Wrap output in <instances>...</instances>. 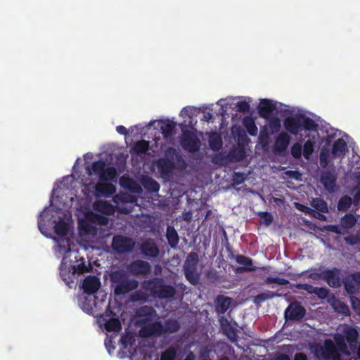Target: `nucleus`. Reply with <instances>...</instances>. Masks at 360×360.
<instances>
[{
    "label": "nucleus",
    "mask_w": 360,
    "mask_h": 360,
    "mask_svg": "<svg viewBox=\"0 0 360 360\" xmlns=\"http://www.w3.org/2000/svg\"><path fill=\"white\" fill-rule=\"evenodd\" d=\"M359 336L356 328L346 326L341 333L334 335L333 339L344 356L349 357L352 353H355L357 356L354 358V360H360Z\"/></svg>",
    "instance_id": "f257e3e1"
},
{
    "label": "nucleus",
    "mask_w": 360,
    "mask_h": 360,
    "mask_svg": "<svg viewBox=\"0 0 360 360\" xmlns=\"http://www.w3.org/2000/svg\"><path fill=\"white\" fill-rule=\"evenodd\" d=\"M283 127L287 132L297 136L302 131H316L317 123L311 117L303 114H296L285 117L283 120Z\"/></svg>",
    "instance_id": "f03ea898"
},
{
    "label": "nucleus",
    "mask_w": 360,
    "mask_h": 360,
    "mask_svg": "<svg viewBox=\"0 0 360 360\" xmlns=\"http://www.w3.org/2000/svg\"><path fill=\"white\" fill-rule=\"evenodd\" d=\"M109 277L114 294L117 296L125 295L139 286V282L136 279L129 278L124 270L112 271Z\"/></svg>",
    "instance_id": "7ed1b4c3"
},
{
    "label": "nucleus",
    "mask_w": 360,
    "mask_h": 360,
    "mask_svg": "<svg viewBox=\"0 0 360 360\" xmlns=\"http://www.w3.org/2000/svg\"><path fill=\"white\" fill-rule=\"evenodd\" d=\"M143 288L149 290L154 297L159 299H169L176 293V288L168 284H165L160 278H154L143 283Z\"/></svg>",
    "instance_id": "20e7f679"
},
{
    "label": "nucleus",
    "mask_w": 360,
    "mask_h": 360,
    "mask_svg": "<svg viewBox=\"0 0 360 360\" xmlns=\"http://www.w3.org/2000/svg\"><path fill=\"white\" fill-rule=\"evenodd\" d=\"M314 352L320 360H341L342 354L335 340L331 339H326L322 345L316 344Z\"/></svg>",
    "instance_id": "39448f33"
},
{
    "label": "nucleus",
    "mask_w": 360,
    "mask_h": 360,
    "mask_svg": "<svg viewBox=\"0 0 360 360\" xmlns=\"http://www.w3.org/2000/svg\"><path fill=\"white\" fill-rule=\"evenodd\" d=\"M174 159L179 161L182 158L175 148L169 147L165 150V158H159L156 161V167L162 176L169 177L172 175L176 167Z\"/></svg>",
    "instance_id": "423d86ee"
},
{
    "label": "nucleus",
    "mask_w": 360,
    "mask_h": 360,
    "mask_svg": "<svg viewBox=\"0 0 360 360\" xmlns=\"http://www.w3.org/2000/svg\"><path fill=\"white\" fill-rule=\"evenodd\" d=\"M98 322L101 326H103L107 332L118 333L122 330V324L120 319L116 317L115 313L107 307L105 312L100 316Z\"/></svg>",
    "instance_id": "0eeeda50"
},
{
    "label": "nucleus",
    "mask_w": 360,
    "mask_h": 360,
    "mask_svg": "<svg viewBox=\"0 0 360 360\" xmlns=\"http://www.w3.org/2000/svg\"><path fill=\"white\" fill-rule=\"evenodd\" d=\"M181 147L191 153H196L200 148V141L194 131L184 130L180 140Z\"/></svg>",
    "instance_id": "6e6552de"
},
{
    "label": "nucleus",
    "mask_w": 360,
    "mask_h": 360,
    "mask_svg": "<svg viewBox=\"0 0 360 360\" xmlns=\"http://www.w3.org/2000/svg\"><path fill=\"white\" fill-rule=\"evenodd\" d=\"M135 248V242L131 238L116 235L112 241V248L117 253L131 252Z\"/></svg>",
    "instance_id": "1a4fd4ad"
},
{
    "label": "nucleus",
    "mask_w": 360,
    "mask_h": 360,
    "mask_svg": "<svg viewBox=\"0 0 360 360\" xmlns=\"http://www.w3.org/2000/svg\"><path fill=\"white\" fill-rule=\"evenodd\" d=\"M163 335V324L160 321L141 326L139 335L141 338L160 337Z\"/></svg>",
    "instance_id": "9d476101"
},
{
    "label": "nucleus",
    "mask_w": 360,
    "mask_h": 360,
    "mask_svg": "<svg viewBox=\"0 0 360 360\" xmlns=\"http://www.w3.org/2000/svg\"><path fill=\"white\" fill-rule=\"evenodd\" d=\"M127 271L134 276H146L151 272V266L147 261L136 259L127 266Z\"/></svg>",
    "instance_id": "9b49d317"
},
{
    "label": "nucleus",
    "mask_w": 360,
    "mask_h": 360,
    "mask_svg": "<svg viewBox=\"0 0 360 360\" xmlns=\"http://www.w3.org/2000/svg\"><path fill=\"white\" fill-rule=\"evenodd\" d=\"M323 281L333 288H340L342 285V271L337 267L324 270Z\"/></svg>",
    "instance_id": "f8f14e48"
},
{
    "label": "nucleus",
    "mask_w": 360,
    "mask_h": 360,
    "mask_svg": "<svg viewBox=\"0 0 360 360\" xmlns=\"http://www.w3.org/2000/svg\"><path fill=\"white\" fill-rule=\"evenodd\" d=\"M305 314V308L298 302L290 304L285 311V318L286 320L290 321H301Z\"/></svg>",
    "instance_id": "ddd939ff"
},
{
    "label": "nucleus",
    "mask_w": 360,
    "mask_h": 360,
    "mask_svg": "<svg viewBox=\"0 0 360 360\" xmlns=\"http://www.w3.org/2000/svg\"><path fill=\"white\" fill-rule=\"evenodd\" d=\"M342 284L344 285L345 290L348 294L354 295L359 292L360 285V272L349 274L342 281Z\"/></svg>",
    "instance_id": "4468645a"
},
{
    "label": "nucleus",
    "mask_w": 360,
    "mask_h": 360,
    "mask_svg": "<svg viewBox=\"0 0 360 360\" xmlns=\"http://www.w3.org/2000/svg\"><path fill=\"white\" fill-rule=\"evenodd\" d=\"M136 316L139 318L138 323L140 326L150 322L156 316V311L151 306L144 305L136 311Z\"/></svg>",
    "instance_id": "2eb2a0df"
},
{
    "label": "nucleus",
    "mask_w": 360,
    "mask_h": 360,
    "mask_svg": "<svg viewBox=\"0 0 360 360\" xmlns=\"http://www.w3.org/2000/svg\"><path fill=\"white\" fill-rule=\"evenodd\" d=\"M320 181L324 188L330 193L335 191L337 175L335 173L330 171L323 172L321 175Z\"/></svg>",
    "instance_id": "dca6fc26"
},
{
    "label": "nucleus",
    "mask_w": 360,
    "mask_h": 360,
    "mask_svg": "<svg viewBox=\"0 0 360 360\" xmlns=\"http://www.w3.org/2000/svg\"><path fill=\"white\" fill-rule=\"evenodd\" d=\"M235 259L237 263L243 265L242 266H237L235 269L234 271L236 274L252 272L257 270V267L253 265L251 258L242 255H238Z\"/></svg>",
    "instance_id": "f3484780"
},
{
    "label": "nucleus",
    "mask_w": 360,
    "mask_h": 360,
    "mask_svg": "<svg viewBox=\"0 0 360 360\" xmlns=\"http://www.w3.org/2000/svg\"><path fill=\"white\" fill-rule=\"evenodd\" d=\"M139 250L145 257L155 258L160 254V250L157 244L153 240H147L143 242Z\"/></svg>",
    "instance_id": "a211bd4d"
},
{
    "label": "nucleus",
    "mask_w": 360,
    "mask_h": 360,
    "mask_svg": "<svg viewBox=\"0 0 360 360\" xmlns=\"http://www.w3.org/2000/svg\"><path fill=\"white\" fill-rule=\"evenodd\" d=\"M101 286V282L98 278L95 276H88L82 283V289L84 292L88 295L96 293Z\"/></svg>",
    "instance_id": "6ab92c4d"
},
{
    "label": "nucleus",
    "mask_w": 360,
    "mask_h": 360,
    "mask_svg": "<svg viewBox=\"0 0 360 360\" xmlns=\"http://www.w3.org/2000/svg\"><path fill=\"white\" fill-rule=\"evenodd\" d=\"M257 109L262 117L269 119L273 112L276 109V105L273 101L264 98L261 100Z\"/></svg>",
    "instance_id": "aec40b11"
},
{
    "label": "nucleus",
    "mask_w": 360,
    "mask_h": 360,
    "mask_svg": "<svg viewBox=\"0 0 360 360\" xmlns=\"http://www.w3.org/2000/svg\"><path fill=\"white\" fill-rule=\"evenodd\" d=\"M96 195L98 196L110 197L116 191L115 186L108 182H98L95 186Z\"/></svg>",
    "instance_id": "412c9836"
},
{
    "label": "nucleus",
    "mask_w": 360,
    "mask_h": 360,
    "mask_svg": "<svg viewBox=\"0 0 360 360\" xmlns=\"http://www.w3.org/2000/svg\"><path fill=\"white\" fill-rule=\"evenodd\" d=\"M120 184L124 188H127L136 193H140L141 187L131 177L123 175L120 179Z\"/></svg>",
    "instance_id": "4be33fe9"
},
{
    "label": "nucleus",
    "mask_w": 360,
    "mask_h": 360,
    "mask_svg": "<svg viewBox=\"0 0 360 360\" xmlns=\"http://www.w3.org/2000/svg\"><path fill=\"white\" fill-rule=\"evenodd\" d=\"M290 141V138L287 132H281L275 141V151L281 153L285 150L288 148Z\"/></svg>",
    "instance_id": "5701e85b"
},
{
    "label": "nucleus",
    "mask_w": 360,
    "mask_h": 360,
    "mask_svg": "<svg viewBox=\"0 0 360 360\" xmlns=\"http://www.w3.org/2000/svg\"><path fill=\"white\" fill-rule=\"evenodd\" d=\"M245 146L237 145L228 154H226V160L230 159L236 162H239L245 159L246 156Z\"/></svg>",
    "instance_id": "b1692460"
},
{
    "label": "nucleus",
    "mask_w": 360,
    "mask_h": 360,
    "mask_svg": "<svg viewBox=\"0 0 360 360\" xmlns=\"http://www.w3.org/2000/svg\"><path fill=\"white\" fill-rule=\"evenodd\" d=\"M176 123L169 120L160 121V130L164 138H170L174 134Z\"/></svg>",
    "instance_id": "393cba45"
},
{
    "label": "nucleus",
    "mask_w": 360,
    "mask_h": 360,
    "mask_svg": "<svg viewBox=\"0 0 360 360\" xmlns=\"http://www.w3.org/2000/svg\"><path fill=\"white\" fill-rule=\"evenodd\" d=\"M141 184L146 191L151 193L158 192L160 188L156 180L148 176L142 178Z\"/></svg>",
    "instance_id": "a878e982"
},
{
    "label": "nucleus",
    "mask_w": 360,
    "mask_h": 360,
    "mask_svg": "<svg viewBox=\"0 0 360 360\" xmlns=\"http://www.w3.org/2000/svg\"><path fill=\"white\" fill-rule=\"evenodd\" d=\"M347 143L342 139H338L336 140L332 147V154L334 156L342 158L345 155L347 150Z\"/></svg>",
    "instance_id": "bb28decb"
},
{
    "label": "nucleus",
    "mask_w": 360,
    "mask_h": 360,
    "mask_svg": "<svg viewBox=\"0 0 360 360\" xmlns=\"http://www.w3.org/2000/svg\"><path fill=\"white\" fill-rule=\"evenodd\" d=\"M232 133L236 139H237V145L246 146L250 142L245 131L240 127H234L232 129Z\"/></svg>",
    "instance_id": "cd10ccee"
},
{
    "label": "nucleus",
    "mask_w": 360,
    "mask_h": 360,
    "mask_svg": "<svg viewBox=\"0 0 360 360\" xmlns=\"http://www.w3.org/2000/svg\"><path fill=\"white\" fill-rule=\"evenodd\" d=\"M166 238L168 244L172 248H176L179 242V237L176 229L171 226H168L166 231Z\"/></svg>",
    "instance_id": "c85d7f7f"
},
{
    "label": "nucleus",
    "mask_w": 360,
    "mask_h": 360,
    "mask_svg": "<svg viewBox=\"0 0 360 360\" xmlns=\"http://www.w3.org/2000/svg\"><path fill=\"white\" fill-rule=\"evenodd\" d=\"M208 142L210 148L214 151L219 150L223 144L221 136L217 132H212L210 134Z\"/></svg>",
    "instance_id": "c756f323"
},
{
    "label": "nucleus",
    "mask_w": 360,
    "mask_h": 360,
    "mask_svg": "<svg viewBox=\"0 0 360 360\" xmlns=\"http://www.w3.org/2000/svg\"><path fill=\"white\" fill-rule=\"evenodd\" d=\"M243 125L245 127L247 132L252 136L257 134L258 129L255 120L250 115L245 116L243 119Z\"/></svg>",
    "instance_id": "7c9ffc66"
},
{
    "label": "nucleus",
    "mask_w": 360,
    "mask_h": 360,
    "mask_svg": "<svg viewBox=\"0 0 360 360\" xmlns=\"http://www.w3.org/2000/svg\"><path fill=\"white\" fill-rule=\"evenodd\" d=\"M71 267H67L66 264L63 262L60 266V276L63 281L67 284H70L74 282V275H72Z\"/></svg>",
    "instance_id": "2f4dec72"
},
{
    "label": "nucleus",
    "mask_w": 360,
    "mask_h": 360,
    "mask_svg": "<svg viewBox=\"0 0 360 360\" xmlns=\"http://www.w3.org/2000/svg\"><path fill=\"white\" fill-rule=\"evenodd\" d=\"M180 328V325L176 319H169L165 321L163 325V335L174 333Z\"/></svg>",
    "instance_id": "473e14b6"
},
{
    "label": "nucleus",
    "mask_w": 360,
    "mask_h": 360,
    "mask_svg": "<svg viewBox=\"0 0 360 360\" xmlns=\"http://www.w3.org/2000/svg\"><path fill=\"white\" fill-rule=\"evenodd\" d=\"M198 262L199 257L196 252L189 253L186 259L184 269H197Z\"/></svg>",
    "instance_id": "72a5a7b5"
},
{
    "label": "nucleus",
    "mask_w": 360,
    "mask_h": 360,
    "mask_svg": "<svg viewBox=\"0 0 360 360\" xmlns=\"http://www.w3.org/2000/svg\"><path fill=\"white\" fill-rule=\"evenodd\" d=\"M280 295L273 291H267L266 292L259 293L253 297V302L256 305H260L265 300L279 297Z\"/></svg>",
    "instance_id": "f704fd0d"
},
{
    "label": "nucleus",
    "mask_w": 360,
    "mask_h": 360,
    "mask_svg": "<svg viewBox=\"0 0 360 360\" xmlns=\"http://www.w3.org/2000/svg\"><path fill=\"white\" fill-rule=\"evenodd\" d=\"M311 205L319 213H327L328 212V205L326 202L321 198H313Z\"/></svg>",
    "instance_id": "c9c22d12"
},
{
    "label": "nucleus",
    "mask_w": 360,
    "mask_h": 360,
    "mask_svg": "<svg viewBox=\"0 0 360 360\" xmlns=\"http://www.w3.org/2000/svg\"><path fill=\"white\" fill-rule=\"evenodd\" d=\"M117 177V169L114 167H105L103 172L100 176L101 181L112 180L114 181Z\"/></svg>",
    "instance_id": "e433bc0d"
},
{
    "label": "nucleus",
    "mask_w": 360,
    "mask_h": 360,
    "mask_svg": "<svg viewBox=\"0 0 360 360\" xmlns=\"http://www.w3.org/2000/svg\"><path fill=\"white\" fill-rule=\"evenodd\" d=\"M149 142L145 140L136 141L131 150L137 155L145 154L149 150Z\"/></svg>",
    "instance_id": "4c0bfd02"
},
{
    "label": "nucleus",
    "mask_w": 360,
    "mask_h": 360,
    "mask_svg": "<svg viewBox=\"0 0 360 360\" xmlns=\"http://www.w3.org/2000/svg\"><path fill=\"white\" fill-rule=\"evenodd\" d=\"M79 229L82 232L87 235L94 236L97 233L96 227L91 222L88 221L80 222Z\"/></svg>",
    "instance_id": "58836bf2"
},
{
    "label": "nucleus",
    "mask_w": 360,
    "mask_h": 360,
    "mask_svg": "<svg viewBox=\"0 0 360 360\" xmlns=\"http://www.w3.org/2000/svg\"><path fill=\"white\" fill-rule=\"evenodd\" d=\"M352 204V199L347 195H343L338 202V210L340 212H347Z\"/></svg>",
    "instance_id": "ea45409f"
},
{
    "label": "nucleus",
    "mask_w": 360,
    "mask_h": 360,
    "mask_svg": "<svg viewBox=\"0 0 360 360\" xmlns=\"http://www.w3.org/2000/svg\"><path fill=\"white\" fill-rule=\"evenodd\" d=\"M184 275L186 278L191 283L192 285L198 284L200 276L197 272V269H184Z\"/></svg>",
    "instance_id": "a19ab883"
},
{
    "label": "nucleus",
    "mask_w": 360,
    "mask_h": 360,
    "mask_svg": "<svg viewBox=\"0 0 360 360\" xmlns=\"http://www.w3.org/2000/svg\"><path fill=\"white\" fill-rule=\"evenodd\" d=\"M238 330L233 328L226 320V338L230 340L232 342H237L238 339Z\"/></svg>",
    "instance_id": "79ce46f5"
},
{
    "label": "nucleus",
    "mask_w": 360,
    "mask_h": 360,
    "mask_svg": "<svg viewBox=\"0 0 360 360\" xmlns=\"http://www.w3.org/2000/svg\"><path fill=\"white\" fill-rule=\"evenodd\" d=\"M297 207L300 210L304 212L306 214H309L311 215L312 217L319 219H325V216L323 214L319 213V212L315 211L314 210L305 206L304 205L297 203Z\"/></svg>",
    "instance_id": "37998d69"
},
{
    "label": "nucleus",
    "mask_w": 360,
    "mask_h": 360,
    "mask_svg": "<svg viewBox=\"0 0 360 360\" xmlns=\"http://www.w3.org/2000/svg\"><path fill=\"white\" fill-rule=\"evenodd\" d=\"M314 151V142L311 140L305 141L302 148L303 156L306 160H309Z\"/></svg>",
    "instance_id": "c03bdc74"
},
{
    "label": "nucleus",
    "mask_w": 360,
    "mask_h": 360,
    "mask_svg": "<svg viewBox=\"0 0 360 360\" xmlns=\"http://www.w3.org/2000/svg\"><path fill=\"white\" fill-rule=\"evenodd\" d=\"M356 222V217L352 214H346L341 220L342 226L346 229L353 227Z\"/></svg>",
    "instance_id": "a18cd8bd"
},
{
    "label": "nucleus",
    "mask_w": 360,
    "mask_h": 360,
    "mask_svg": "<svg viewBox=\"0 0 360 360\" xmlns=\"http://www.w3.org/2000/svg\"><path fill=\"white\" fill-rule=\"evenodd\" d=\"M177 350L175 347H169L161 354L160 360H176Z\"/></svg>",
    "instance_id": "49530a36"
},
{
    "label": "nucleus",
    "mask_w": 360,
    "mask_h": 360,
    "mask_svg": "<svg viewBox=\"0 0 360 360\" xmlns=\"http://www.w3.org/2000/svg\"><path fill=\"white\" fill-rule=\"evenodd\" d=\"M54 231L58 236H65L68 233V226L65 221H60L56 224Z\"/></svg>",
    "instance_id": "de8ad7c7"
},
{
    "label": "nucleus",
    "mask_w": 360,
    "mask_h": 360,
    "mask_svg": "<svg viewBox=\"0 0 360 360\" xmlns=\"http://www.w3.org/2000/svg\"><path fill=\"white\" fill-rule=\"evenodd\" d=\"M72 269V275L74 276L76 274H83L86 272L89 271V267L86 265L84 262H82L77 265L70 266Z\"/></svg>",
    "instance_id": "09e8293b"
},
{
    "label": "nucleus",
    "mask_w": 360,
    "mask_h": 360,
    "mask_svg": "<svg viewBox=\"0 0 360 360\" xmlns=\"http://www.w3.org/2000/svg\"><path fill=\"white\" fill-rule=\"evenodd\" d=\"M248 175L243 172H234L232 178L233 186L240 185L247 179Z\"/></svg>",
    "instance_id": "8fccbe9b"
},
{
    "label": "nucleus",
    "mask_w": 360,
    "mask_h": 360,
    "mask_svg": "<svg viewBox=\"0 0 360 360\" xmlns=\"http://www.w3.org/2000/svg\"><path fill=\"white\" fill-rule=\"evenodd\" d=\"M105 167V162L102 160H98L93 162L91 168L93 172L100 177L101 174L103 172V170Z\"/></svg>",
    "instance_id": "3c124183"
},
{
    "label": "nucleus",
    "mask_w": 360,
    "mask_h": 360,
    "mask_svg": "<svg viewBox=\"0 0 360 360\" xmlns=\"http://www.w3.org/2000/svg\"><path fill=\"white\" fill-rule=\"evenodd\" d=\"M291 155L296 160H299L302 157V146L300 143H294L290 149Z\"/></svg>",
    "instance_id": "603ef678"
},
{
    "label": "nucleus",
    "mask_w": 360,
    "mask_h": 360,
    "mask_svg": "<svg viewBox=\"0 0 360 360\" xmlns=\"http://www.w3.org/2000/svg\"><path fill=\"white\" fill-rule=\"evenodd\" d=\"M249 101H247L245 100L244 101H238L236 103V105L234 108L236 110V111L240 112H248L250 111V105L249 103Z\"/></svg>",
    "instance_id": "864d4df0"
},
{
    "label": "nucleus",
    "mask_w": 360,
    "mask_h": 360,
    "mask_svg": "<svg viewBox=\"0 0 360 360\" xmlns=\"http://www.w3.org/2000/svg\"><path fill=\"white\" fill-rule=\"evenodd\" d=\"M264 282L266 284L276 283L281 285H285L289 283V281L285 278L271 276L266 277Z\"/></svg>",
    "instance_id": "5fc2aeb1"
},
{
    "label": "nucleus",
    "mask_w": 360,
    "mask_h": 360,
    "mask_svg": "<svg viewBox=\"0 0 360 360\" xmlns=\"http://www.w3.org/2000/svg\"><path fill=\"white\" fill-rule=\"evenodd\" d=\"M269 127L271 131V133H276L280 131L281 124L278 117H274L270 119Z\"/></svg>",
    "instance_id": "6e6d98bb"
},
{
    "label": "nucleus",
    "mask_w": 360,
    "mask_h": 360,
    "mask_svg": "<svg viewBox=\"0 0 360 360\" xmlns=\"http://www.w3.org/2000/svg\"><path fill=\"white\" fill-rule=\"evenodd\" d=\"M261 223L266 226H269L273 221V216L270 212H262L259 213Z\"/></svg>",
    "instance_id": "4d7b16f0"
},
{
    "label": "nucleus",
    "mask_w": 360,
    "mask_h": 360,
    "mask_svg": "<svg viewBox=\"0 0 360 360\" xmlns=\"http://www.w3.org/2000/svg\"><path fill=\"white\" fill-rule=\"evenodd\" d=\"M212 162L217 165L225 166V153L215 154L212 158Z\"/></svg>",
    "instance_id": "13d9d810"
},
{
    "label": "nucleus",
    "mask_w": 360,
    "mask_h": 360,
    "mask_svg": "<svg viewBox=\"0 0 360 360\" xmlns=\"http://www.w3.org/2000/svg\"><path fill=\"white\" fill-rule=\"evenodd\" d=\"M314 295L320 299H326L330 293V290L324 287H316Z\"/></svg>",
    "instance_id": "bf43d9fd"
},
{
    "label": "nucleus",
    "mask_w": 360,
    "mask_h": 360,
    "mask_svg": "<svg viewBox=\"0 0 360 360\" xmlns=\"http://www.w3.org/2000/svg\"><path fill=\"white\" fill-rule=\"evenodd\" d=\"M295 288L299 290H304L307 291L308 294L310 295L314 294V291L316 288V287H314L307 283H297L295 285Z\"/></svg>",
    "instance_id": "052dcab7"
},
{
    "label": "nucleus",
    "mask_w": 360,
    "mask_h": 360,
    "mask_svg": "<svg viewBox=\"0 0 360 360\" xmlns=\"http://www.w3.org/2000/svg\"><path fill=\"white\" fill-rule=\"evenodd\" d=\"M148 296L146 293L141 291H136L134 294L131 295V299L134 302L139 301H146Z\"/></svg>",
    "instance_id": "680f3d73"
},
{
    "label": "nucleus",
    "mask_w": 360,
    "mask_h": 360,
    "mask_svg": "<svg viewBox=\"0 0 360 360\" xmlns=\"http://www.w3.org/2000/svg\"><path fill=\"white\" fill-rule=\"evenodd\" d=\"M328 153L327 151L321 150L320 153V165L323 168H326L329 163L328 161Z\"/></svg>",
    "instance_id": "e2e57ef3"
},
{
    "label": "nucleus",
    "mask_w": 360,
    "mask_h": 360,
    "mask_svg": "<svg viewBox=\"0 0 360 360\" xmlns=\"http://www.w3.org/2000/svg\"><path fill=\"white\" fill-rule=\"evenodd\" d=\"M217 301L219 303V305L217 307V311L219 313H221V314L225 313V295H218Z\"/></svg>",
    "instance_id": "0e129e2a"
},
{
    "label": "nucleus",
    "mask_w": 360,
    "mask_h": 360,
    "mask_svg": "<svg viewBox=\"0 0 360 360\" xmlns=\"http://www.w3.org/2000/svg\"><path fill=\"white\" fill-rule=\"evenodd\" d=\"M335 309L345 315L349 314V309L348 306L342 302H338V306L335 307Z\"/></svg>",
    "instance_id": "69168bd1"
},
{
    "label": "nucleus",
    "mask_w": 360,
    "mask_h": 360,
    "mask_svg": "<svg viewBox=\"0 0 360 360\" xmlns=\"http://www.w3.org/2000/svg\"><path fill=\"white\" fill-rule=\"evenodd\" d=\"M120 342L123 347L126 349L129 345H132L134 343V340L129 336H122L120 339Z\"/></svg>",
    "instance_id": "338daca9"
},
{
    "label": "nucleus",
    "mask_w": 360,
    "mask_h": 360,
    "mask_svg": "<svg viewBox=\"0 0 360 360\" xmlns=\"http://www.w3.org/2000/svg\"><path fill=\"white\" fill-rule=\"evenodd\" d=\"M350 301L352 308L355 311L360 312V300L356 297L352 296L350 297Z\"/></svg>",
    "instance_id": "774afa93"
}]
</instances>
